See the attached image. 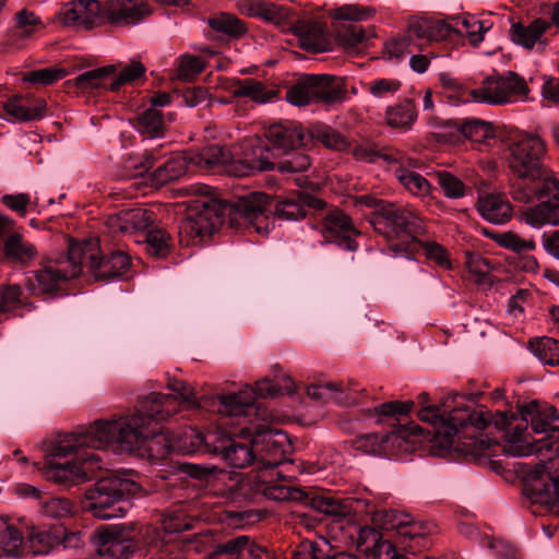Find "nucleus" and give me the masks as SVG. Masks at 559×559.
I'll list each match as a JSON object with an SVG mask.
<instances>
[{
    "label": "nucleus",
    "instance_id": "obj_23",
    "mask_svg": "<svg viewBox=\"0 0 559 559\" xmlns=\"http://www.w3.org/2000/svg\"><path fill=\"white\" fill-rule=\"evenodd\" d=\"M218 412L228 416L245 417L259 414L265 420L269 417L267 411L254 403V392L249 385L237 393L219 395Z\"/></svg>",
    "mask_w": 559,
    "mask_h": 559
},
{
    "label": "nucleus",
    "instance_id": "obj_59",
    "mask_svg": "<svg viewBox=\"0 0 559 559\" xmlns=\"http://www.w3.org/2000/svg\"><path fill=\"white\" fill-rule=\"evenodd\" d=\"M465 136L476 143H484L493 138V127L491 123L483 120L467 121L462 129Z\"/></svg>",
    "mask_w": 559,
    "mask_h": 559
},
{
    "label": "nucleus",
    "instance_id": "obj_49",
    "mask_svg": "<svg viewBox=\"0 0 559 559\" xmlns=\"http://www.w3.org/2000/svg\"><path fill=\"white\" fill-rule=\"evenodd\" d=\"M286 98L290 104L296 106H305L316 102L311 75L304 76L295 85L289 87Z\"/></svg>",
    "mask_w": 559,
    "mask_h": 559
},
{
    "label": "nucleus",
    "instance_id": "obj_52",
    "mask_svg": "<svg viewBox=\"0 0 559 559\" xmlns=\"http://www.w3.org/2000/svg\"><path fill=\"white\" fill-rule=\"evenodd\" d=\"M372 36L373 32L371 29H365L356 24L348 25L337 32V39L346 49L356 48Z\"/></svg>",
    "mask_w": 559,
    "mask_h": 559
},
{
    "label": "nucleus",
    "instance_id": "obj_62",
    "mask_svg": "<svg viewBox=\"0 0 559 559\" xmlns=\"http://www.w3.org/2000/svg\"><path fill=\"white\" fill-rule=\"evenodd\" d=\"M66 74L67 72L62 68H43L24 74L23 81L49 85L63 79Z\"/></svg>",
    "mask_w": 559,
    "mask_h": 559
},
{
    "label": "nucleus",
    "instance_id": "obj_46",
    "mask_svg": "<svg viewBox=\"0 0 559 559\" xmlns=\"http://www.w3.org/2000/svg\"><path fill=\"white\" fill-rule=\"evenodd\" d=\"M164 118L159 109L148 108L136 120V129L148 138H158L164 134Z\"/></svg>",
    "mask_w": 559,
    "mask_h": 559
},
{
    "label": "nucleus",
    "instance_id": "obj_26",
    "mask_svg": "<svg viewBox=\"0 0 559 559\" xmlns=\"http://www.w3.org/2000/svg\"><path fill=\"white\" fill-rule=\"evenodd\" d=\"M360 390L357 388V383L354 381H349L344 384L335 383V382H326L319 384H310L306 389L307 395L319 402H330L334 401L337 404L349 405L356 403V399L353 396V393L359 392Z\"/></svg>",
    "mask_w": 559,
    "mask_h": 559
},
{
    "label": "nucleus",
    "instance_id": "obj_43",
    "mask_svg": "<svg viewBox=\"0 0 559 559\" xmlns=\"http://www.w3.org/2000/svg\"><path fill=\"white\" fill-rule=\"evenodd\" d=\"M60 544L59 528L53 532L46 530H33L27 538L29 551L35 555H47Z\"/></svg>",
    "mask_w": 559,
    "mask_h": 559
},
{
    "label": "nucleus",
    "instance_id": "obj_14",
    "mask_svg": "<svg viewBox=\"0 0 559 559\" xmlns=\"http://www.w3.org/2000/svg\"><path fill=\"white\" fill-rule=\"evenodd\" d=\"M373 160L388 167L400 183L413 195L425 198L430 194L431 186L429 181L413 170L419 165L417 159L408 157L399 150H385L377 153Z\"/></svg>",
    "mask_w": 559,
    "mask_h": 559
},
{
    "label": "nucleus",
    "instance_id": "obj_20",
    "mask_svg": "<svg viewBox=\"0 0 559 559\" xmlns=\"http://www.w3.org/2000/svg\"><path fill=\"white\" fill-rule=\"evenodd\" d=\"M270 206V199L263 192H251L239 198L233 205L235 217L242 218L245 223L251 225L258 234H266L267 226H263L266 221V211Z\"/></svg>",
    "mask_w": 559,
    "mask_h": 559
},
{
    "label": "nucleus",
    "instance_id": "obj_1",
    "mask_svg": "<svg viewBox=\"0 0 559 559\" xmlns=\"http://www.w3.org/2000/svg\"><path fill=\"white\" fill-rule=\"evenodd\" d=\"M179 412V402L176 397L160 394H148L141 406L132 414L114 416L110 419L95 420L92 429V439L96 447H109L118 452H140L153 459H164L171 451L194 452L202 445L216 442L212 432L205 436L195 429L186 430L185 440H190V445L175 441L166 432H157L153 423L168 419Z\"/></svg>",
    "mask_w": 559,
    "mask_h": 559
},
{
    "label": "nucleus",
    "instance_id": "obj_8",
    "mask_svg": "<svg viewBox=\"0 0 559 559\" xmlns=\"http://www.w3.org/2000/svg\"><path fill=\"white\" fill-rule=\"evenodd\" d=\"M140 490L141 486L126 473L115 472L102 477L86 491L84 509L100 520L122 518L127 512L124 499Z\"/></svg>",
    "mask_w": 559,
    "mask_h": 559
},
{
    "label": "nucleus",
    "instance_id": "obj_2",
    "mask_svg": "<svg viewBox=\"0 0 559 559\" xmlns=\"http://www.w3.org/2000/svg\"><path fill=\"white\" fill-rule=\"evenodd\" d=\"M95 421L80 431L60 433L44 444V477L60 485H76L90 479L100 469L102 457L91 450H105L91 442Z\"/></svg>",
    "mask_w": 559,
    "mask_h": 559
},
{
    "label": "nucleus",
    "instance_id": "obj_37",
    "mask_svg": "<svg viewBox=\"0 0 559 559\" xmlns=\"http://www.w3.org/2000/svg\"><path fill=\"white\" fill-rule=\"evenodd\" d=\"M301 46L311 51H321L324 46V27L314 21H298L294 26Z\"/></svg>",
    "mask_w": 559,
    "mask_h": 559
},
{
    "label": "nucleus",
    "instance_id": "obj_39",
    "mask_svg": "<svg viewBox=\"0 0 559 559\" xmlns=\"http://www.w3.org/2000/svg\"><path fill=\"white\" fill-rule=\"evenodd\" d=\"M421 50V43H418L415 35L409 34V25L406 31L384 45V56L390 60H400L414 51Z\"/></svg>",
    "mask_w": 559,
    "mask_h": 559
},
{
    "label": "nucleus",
    "instance_id": "obj_9",
    "mask_svg": "<svg viewBox=\"0 0 559 559\" xmlns=\"http://www.w3.org/2000/svg\"><path fill=\"white\" fill-rule=\"evenodd\" d=\"M510 182H534L543 178L548 157L547 142L537 133L520 132L508 144Z\"/></svg>",
    "mask_w": 559,
    "mask_h": 559
},
{
    "label": "nucleus",
    "instance_id": "obj_50",
    "mask_svg": "<svg viewBox=\"0 0 559 559\" xmlns=\"http://www.w3.org/2000/svg\"><path fill=\"white\" fill-rule=\"evenodd\" d=\"M535 501L545 506L550 512H559V476L549 477L543 488L536 489Z\"/></svg>",
    "mask_w": 559,
    "mask_h": 559
},
{
    "label": "nucleus",
    "instance_id": "obj_33",
    "mask_svg": "<svg viewBox=\"0 0 559 559\" xmlns=\"http://www.w3.org/2000/svg\"><path fill=\"white\" fill-rule=\"evenodd\" d=\"M117 71L116 66H105L80 73L66 82L68 87H75L81 93L105 87V80Z\"/></svg>",
    "mask_w": 559,
    "mask_h": 559
},
{
    "label": "nucleus",
    "instance_id": "obj_45",
    "mask_svg": "<svg viewBox=\"0 0 559 559\" xmlns=\"http://www.w3.org/2000/svg\"><path fill=\"white\" fill-rule=\"evenodd\" d=\"M453 34L466 36L473 45L479 44L484 38L485 28L483 22L474 16L451 17Z\"/></svg>",
    "mask_w": 559,
    "mask_h": 559
},
{
    "label": "nucleus",
    "instance_id": "obj_57",
    "mask_svg": "<svg viewBox=\"0 0 559 559\" xmlns=\"http://www.w3.org/2000/svg\"><path fill=\"white\" fill-rule=\"evenodd\" d=\"M309 136L321 142L328 148L342 150L346 145L344 138L328 126L314 127L311 132L308 133V138Z\"/></svg>",
    "mask_w": 559,
    "mask_h": 559
},
{
    "label": "nucleus",
    "instance_id": "obj_6",
    "mask_svg": "<svg viewBox=\"0 0 559 559\" xmlns=\"http://www.w3.org/2000/svg\"><path fill=\"white\" fill-rule=\"evenodd\" d=\"M189 163L203 170L224 167L225 170L237 177H246L255 171L271 170L274 164L270 158V148L259 140L250 141L243 153V158L235 159L228 148L218 144L203 147L199 152L188 155Z\"/></svg>",
    "mask_w": 559,
    "mask_h": 559
},
{
    "label": "nucleus",
    "instance_id": "obj_51",
    "mask_svg": "<svg viewBox=\"0 0 559 559\" xmlns=\"http://www.w3.org/2000/svg\"><path fill=\"white\" fill-rule=\"evenodd\" d=\"M352 447L361 454L384 455L386 445L384 435L366 433L355 438L352 441Z\"/></svg>",
    "mask_w": 559,
    "mask_h": 559
},
{
    "label": "nucleus",
    "instance_id": "obj_25",
    "mask_svg": "<svg viewBox=\"0 0 559 559\" xmlns=\"http://www.w3.org/2000/svg\"><path fill=\"white\" fill-rule=\"evenodd\" d=\"M154 221L155 214L153 211L136 207L122 210L119 213L109 216L107 225L112 231L133 235L139 231L146 230L153 225Z\"/></svg>",
    "mask_w": 559,
    "mask_h": 559
},
{
    "label": "nucleus",
    "instance_id": "obj_16",
    "mask_svg": "<svg viewBox=\"0 0 559 559\" xmlns=\"http://www.w3.org/2000/svg\"><path fill=\"white\" fill-rule=\"evenodd\" d=\"M316 214L320 216V230L328 241L336 242L349 251L357 248L354 237L359 233L348 215L338 209H328L326 204L324 210Z\"/></svg>",
    "mask_w": 559,
    "mask_h": 559
},
{
    "label": "nucleus",
    "instance_id": "obj_28",
    "mask_svg": "<svg viewBox=\"0 0 559 559\" xmlns=\"http://www.w3.org/2000/svg\"><path fill=\"white\" fill-rule=\"evenodd\" d=\"M222 88L235 97H247L259 104H265L276 98L274 88L267 87L254 79H227L222 82Z\"/></svg>",
    "mask_w": 559,
    "mask_h": 559
},
{
    "label": "nucleus",
    "instance_id": "obj_31",
    "mask_svg": "<svg viewBox=\"0 0 559 559\" xmlns=\"http://www.w3.org/2000/svg\"><path fill=\"white\" fill-rule=\"evenodd\" d=\"M423 429L417 425L409 428H400L389 433H384L385 453L388 456H397L402 453H408L416 449L417 435L421 433Z\"/></svg>",
    "mask_w": 559,
    "mask_h": 559
},
{
    "label": "nucleus",
    "instance_id": "obj_29",
    "mask_svg": "<svg viewBox=\"0 0 559 559\" xmlns=\"http://www.w3.org/2000/svg\"><path fill=\"white\" fill-rule=\"evenodd\" d=\"M5 119L10 122L40 120L46 115V102L37 99L29 104L22 96L15 95L2 103Z\"/></svg>",
    "mask_w": 559,
    "mask_h": 559
},
{
    "label": "nucleus",
    "instance_id": "obj_44",
    "mask_svg": "<svg viewBox=\"0 0 559 559\" xmlns=\"http://www.w3.org/2000/svg\"><path fill=\"white\" fill-rule=\"evenodd\" d=\"M530 350L544 365H559V341L551 337H540L530 342Z\"/></svg>",
    "mask_w": 559,
    "mask_h": 559
},
{
    "label": "nucleus",
    "instance_id": "obj_3",
    "mask_svg": "<svg viewBox=\"0 0 559 559\" xmlns=\"http://www.w3.org/2000/svg\"><path fill=\"white\" fill-rule=\"evenodd\" d=\"M559 419V409L546 402L531 401L516 414H500L496 424L512 435L511 454L528 456L551 451L559 441V426L552 421Z\"/></svg>",
    "mask_w": 559,
    "mask_h": 559
},
{
    "label": "nucleus",
    "instance_id": "obj_4",
    "mask_svg": "<svg viewBox=\"0 0 559 559\" xmlns=\"http://www.w3.org/2000/svg\"><path fill=\"white\" fill-rule=\"evenodd\" d=\"M500 414H513L512 412H497L491 414L486 409L469 412L467 408H455L447 413L438 406H423L418 412V418L431 426L429 433L432 435V441L442 449H449L454 443L455 437L461 429L467 425L478 430L485 429L489 424L501 430L507 438V451L511 454L512 435L504 428L496 424L497 416Z\"/></svg>",
    "mask_w": 559,
    "mask_h": 559
},
{
    "label": "nucleus",
    "instance_id": "obj_48",
    "mask_svg": "<svg viewBox=\"0 0 559 559\" xmlns=\"http://www.w3.org/2000/svg\"><path fill=\"white\" fill-rule=\"evenodd\" d=\"M23 545L21 533L7 521H0V557L19 556Z\"/></svg>",
    "mask_w": 559,
    "mask_h": 559
},
{
    "label": "nucleus",
    "instance_id": "obj_55",
    "mask_svg": "<svg viewBox=\"0 0 559 559\" xmlns=\"http://www.w3.org/2000/svg\"><path fill=\"white\" fill-rule=\"evenodd\" d=\"M374 14V10L369 7H360L357 4H346L337 9L331 10L329 15L335 20L346 21H366Z\"/></svg>",
    "mask_w": 559,
    "mask_h": 559
},
{
    "label": "nucleus",
    "instance_id": "obj_15",
    "mask_svg": "<svg viewBox=\"0 0 559 559\" xmlns=\"http://www.w3.org/2000/svg\"><path fill=\"white\" fill-rule=\"evenodd\" d=\"M74 246L84 248L82 253V269L88 267L94 276L99 280H111L122 276L130 267V258L116 251L107 258H102L97 239L91 238L82 242H74Z\"/></svg>",
    "mask_w": 559,
    "mask_h": 559
},
{
    "label": "nucleus",
    "instance_id": "obj_34",
    "mask_svg": "<svg viewBox=\"0 0 559 559\" xmlns=\"http://www.w3.org/2000/svg\"><path fill=\"white\" fill-rule=\"evenodd\" d=\"M523 219L535 229H540L547 225L556 226L559 224V205L540 201L523 212Z\"/></svg>",
    "mask_w": 559,
    "mask_h": 559
},
{
    "label": "nucleus",
    "instance_id": "obj_5",
    "mask_svg": "<svg viewBox=\"0 0 559 559\" xmlns=\"http://www.w3.org/2000/svg\"><path fill=\"white\" fill-rule=\"evenodd\" d=\"M277 436L281 433H273L270 429L259 427L258 432L250 441L222 436L214 444L213 450L235 468H245L253 463L259 469L274 468L282 460V452L277 447L278 441L275 439Z\"/></svg>",
    "mask_w": 559,
    "mask_h": 559
},
{
    "label": "nucleus",
    "instance_id": "obj_60",
    "mask_svg": "<svg viewBox=\"0 0 559 559\" xmlns=\"http://www.w3.org/2000/svg\"><path fill=\"white\" fill-rule=\"evenodd\" d=\"M73 503L66 498H49L41 502V513L53 519H63L73 513Z\"/></svg>",
    "mask_w": 559,
    "mask_h": 559
},
{
    "label": "nucleus",
    "instance_id": "obj_13",
    "mask_svg": "<svg viewBox=\"0 0 559 559\" xmlns=\"http://www.w3.org/2000/svg\"><path fill=\"white\" fill-rule=\"evenodd\" d=\"M528 92L524 78L510 71L506 75L487 78L472 94L478 103L502 105L524 100Z\"/></svg>",
    "mask_w": 559,
    "mask_h": 559
},
{
    "label": "nucleus",
    "instance_id": "obj_32",
    "mask_svg": "<svg viewBox=\"0 0 559 559\" xmlns=\"http://www.w3.org/2000/svg\"><path fill=\"white\" fill-rule=\"evenodd\" d=\"M240 11L274 24H282L290 19L289 9L263 0H247L240 5Z\"/></svg>",
    "mask_w": 559,
    "mask_h": 559
},
{
    "label": "nucleus",
    "instance_id": "obj_22",
    "mask_svg": "<svg viewBox=\"0 0 559 559\" xmlns=\"http://www.w3.org/2000/svg\"><path fill=\"white\" fill-rule=\"evenodd\" d=\"M325 202L309 193L296 192L277 202L275 215L281 219L298 221L324 210Z\"/></svg>",
    "mask_w": 559,
    "mask_h": 559
},
{
    "label": "nucleus",
    "instance_id": "obj_36",
    "mask_svg": "<svg viewBox=\"0 0 559 559\" xmlns=\"http://www.w3.org/2000/svg\"><path fill=\"white\" fill-rule=\"evenodd\" d=\"M311 78L316 102L332 104L343 98L345 91L341 79L328 74L311 75Z\"/></svg>",
    "mask_w": 559,
    "mask_h": 559
},
{
    "label": "nucleus",
    "instance_id": "obj_18",
    "mask_svg": "<svg viewBox=\"0 0 559 559\" xmlns=\"http://www.w3.org/2000/svg\"><path fill=\"white\" fill-rule=\"evenodd\" d=\"M96 559H128L133 547L130 535L122 526H107L94 537Z\"/></svg>",
    "mask_w": 559,
    "mask_h": 559
},
{
    "label": "nucleus",
    "instance_id": "obj_63",
    "mask_svg": "<svg viewBox=\"0 0 559 559\" xmlns=\"http://www.w3.org/2000/svg\"><path fill=\"white\" fill-rule=\"evenodd\" d=\"M401 85V82L395 79H377L367 84V90L373 97L386 99L394 96Z\"/></svg>",
    "mask_w": 559,
    "mask_h": 559
},
{
    "label": "nucleus",
    "instance_id": "obj_27",
    "mask_svg": "<svg viewBox=\"0 0 559 559\" xmlns=\"http://www.w3.org/2000/svg\"><path fill=\"white\" fill-rule=\"evenodd\" d=\"M409 34L415 35L421 48L432 41H442L453 34L452 21L438 19H412L409 21Z\"/></svg>",
    "mask_w": 559,
    "mask_h": 559
},
{
    "label": "nucleus",
    "instance_id": "obj_53",
    "mask_svg": "<svg viewBox=\"0 0 559 559\" xmlns=\"http://www.w3.org/2000/svg\"><path fill=\"white\" fill-rule=\"evenodd\" d=\"M167 389L170 390L174 394H167L168 396L176 397L179 402V411L186 404L188 407H198L199 403L197 401L193 388L187 382L169 378L167 381ZM163 395L162 393H159Z\"/></svg>",
    "mask_w": 559,
    "mask_h": 559
},
{
    "label": "nucleus",
    "instance_id": "obj_38",
    "mask_svg": "<svg viewBox=\"0 0 559 559\" xmlns=\"http://www.w3.org/2000/svg\"><path fill=\"white\" fill-rule=\"evenodd\" d=\"M115 66L117 67V71L114 73L116 78L108 86L111 92H117L124 85H133L145 78L146 68L138 60L119 62Z\"/></svg>",
    "mask_w": 559,
    "mask_h": 559
},
{
    "label": "nucleus",
    "instance_id": "obj_41",
    "mask_svg": "<svg viewBox=\"0 0 559 559\" xmlns=\"http://www.w3.org/2000/svg\"><path fill=\"white\" fill-rule=\"evenodd\" d=\"M188 163V156L169 158L164 164L157 166V168L151 174L153 183L155 186H163L169 181L180 178L187 173Z\"/></svg>",
    "mask_w": 559,
    "mask_h": 559
},
{
    "label": "nucleus",
    "instance_id": "obj_42",
    "mask_svg": "<svg viewBox=\"0 0 559 559\" xmlns=\"http://www.w3.org/2000/svg\"><path fill=\"white\" fill-rule=\"evenodd\" d=\"M259 552L260 548L254 546L248 536H239L223 544L218 555L228 559H257Z\"/></svg>",
    "mask_w": 559,
    "mask_h": 559
},
{
    "label": "nucleus",
    "instance_id": "obj_56",
    "mask_svg": "<svg viewBox=\"0 0 559 559\" xmlns=\"http://www.w3.org/2000/svg\"><path fill=\"white\" fill-rule=\"evenodd\" d=\"M204 68V60L193 55H183L177 61L178 78L187 81L197 78Z\"/></svg>",
    "mask_w": 559,
    "mask_h": 559
},
{
    "label": "nucleus",
    "instance_id": "obj_7",
    "mask_svg": "<svg viewBox=\"0 0 559 559\" xmlns=\"http://www.w3.org/2000/svg\"><path fill=\"white\" fill-rule=\"evenodd\" d=\"M371 225L389 242L394 254H412L417 249V237L425 231L423 218L409 209L395 204L382 205L373 214Z\"/></svg>",
    "mask_w": 559,
    "mask_h": 559
},
{
    "label": "nucleus",
    "instance_id": "obj_64",
    "mask_svg": "<svg viewBox=\"0 0 559 559\" xmlns=\"http://www.w3.org/2000/svg\"><path fill=\"white\" fill-rule=\"evenodd\" d=\"M421 247L425 251V255L428 260L435 262L438 266L449 270L452 267V263L449 259L447 250L437 242H419L417 240V247Z\"/></svg>",
    "mask_w": 559,
    "mask_h": 559
},
{
    "label": "nucleus",
    "instance_id": "obj_10",
    "mask_svg": "<svg viewBox=\"0 0 559 559\" xmlns=\"http://www.w3.org/2000/svg\"><path fill=\"white\" fill-rule=\"evenodd\" d=\"M195 194L204 197L203 200H195L189 206L187 217L179 226V241L182 246L201 243L221 224L218 206L211 198L212 191L209 186L201 185L191 188Z\"/></svg>",
    "mask_w": 559,
    "mask_h": 559
},
{
    "label": "nucleus",
    "instance_id": "obj_35",
    "mask_svg": "<svg viewBox=\"0 0 559 559\" xmlns=\"http://www.w3.org/2000/svg\"><path fill=\"white\" fill-rule=\"evenodd\" d=\"M145 0H111L110 14L116 21L135 23L150 13Z\"/></svg>",
    "mask_w": 559,
    "mask_h": 559
},
{
    "label": "nucleus",
    "instance_id": "obj_12",
    "mask_svg": "<svg viewBox=\"0 0 559 559\" xmlns=\"http://www.w3.org/2000/svg\"><path fill=\"white\" fill-rule=\"evenodd\" d=\"M84 248L69 246L68 255L50 261L28 278V288L33 294H46L55 290L63 281L74 278L82 273V253Z\"/></svg>",
    "mask_w": 559,
    "mask_h": 559
},
{
    "label": "nucleus",
    "instance_id": "obj_58",
    "mask_svg": "<svg viewBox=\"0 0 559 559\" xmlns=\"http://www.w3.org/2000/svg\"><path fill=\"white\" fill-rule=\"evenodd\" d=\"M209 23L213 29L231 36H239L246 32L243 23L231 14L222 13Z\"/></svg>",
    "mask_w": 559,
    "mask_h": 559
},
{
    "label": "nucleus",
    "instance_id": "obj_11",
    "mask_svg": "<svg viewBox=\"0 0 559 559\" xmlns=\"http://www.w3.org/2000/svg\"><path fill=\"white\" fill-rule=\"evenodd\" d=\"M372 523L382 531L395 533L401 538L403 548L412 554H417L429 545L427 536L431 534L432 526L415 522L407 513L396 510L377 511Z\"/></svg>",
    "mask_w": 559,
    "mask_h": 559
},
{
    "label": "nucleus",
    "instance_id": "obj_21",
    "mask_svg": "<svg viewBox=\"0 0 559 559\" xmlns=\"http://www.w3.org/2000/svg\"><path fill=\"white\" fill-rule=\"evenodd\" d=\"M264 135L283 154L305 146L308 141V132L295 121L273 123L265 130Z\"/></svg>",
    "mask_w": 559,
    "mask_h": 559
},
{
    "label": "nucleus",
    "instance_id": "obj_30",
    "mask_svg": "<svg viewBox=\"0 0 559 559\" xmlns=\"http://www.w3.org/2000/svg\"><path fill=\"white\" fill-rule=\"evenodd\" d=\"M477 210L483 218L492 224H504L512 217V206L501 194L479 195Z\"/></svg>",
    "mask_w": 559,
    "mask_h": 559
},
{
    "label": "nucleus",
    "instance_id": "obj_47",
    "mask_svg": "<svg viewBox=\"0 0 559 559\" xmlns=\"http://www.w3.org/2000/svg\"><path fill=\"white\" fill-rule=\"evenodd\" d=\"M415 120V105L411 99H405L386 110V121L391 127L408 129Z\"/></svg>",
    "mask_w": 559,
    "mask_h": 559
},
{
    "label": "nucleus",
    "instance_id": "obj_40",
    "mask_svg": "<svg viewBox=\"0 0 559 559\" xmlns=\"http://www.w3.org/2000/svg\"><path fill=\"white\" fill-rule=\"evenodd\" d=\"M4 254L14 262L26 264L35 259L37 250L23 236L13 234L4 242Z\"/></svg>",
    "mask_w": 559,
    "mask_h": 559
},
{
    "label": "nucleus",
    "instance_id": "obj_61",
    "mask_svg": "<svg viewBox=\"0 0 559 559\" xmlns=\"http://www.w3.org/2000/svg\"><path fill=\"white\" fill-rule=\"evenodd\" d=\"M41 20L35 13L22 10L16 14V35L21 37H29L37 31L41 29Z\"/></svg>",
    "mask_w": 559,
    "mask_h": 559
},
{
    "label": "nucleus",
    "instance_id": "obj_17",
    "mask_svg": "<svg viewBox=\"0 0 559 559\" xmlns=\"http://www.w3.org/2000/svg\"><path fill=\"white\" fill-rule=\"evenodd\" d=\"M509 193L514 201L523 204L537 198L539 201L559 205V181L548 167L545 168L543 178L534 182H511Z\"/></svg>",
    "mask_w": 559,
    "mask_h": 559
},
{
    "label": "nucleus",
    "instance_id": "obj_19",
    "mask_svg": "<svg viewBox=\"0 0 559 559\" xmlns=\"http://www.w3.org/2000/svg\"><path fill=\"white\" fill-rule=\"evenodd\" d=\"M556 31L551 22L544 19H535L530 24L515 23L512 24L510 36L514 44L532 50L543 51L549 43V38L554 36Z\"/></svg>",
    "mask_w": 559,
    "mask_h": 559
},
{
    "label": "nucleus",
    "instance_id": "obj_54",
    "mask_svg": "<svg viewBox=\"0 0 559 559\" xmlns=\"http://www.w3.org/2000/svg\"><path fill=\"white\" fill-rule=\"evenodd\" d=\"M285 155L286 157L284 159L275 164L273 162V153L270 151V158L274 164L272 169L276 167L281 173H300L307 170L310 166L309 156L302 152H296L293 154L288 153Z\"/></svg>",
    "mask_w": 559,
    "mask_h": 559
},
{
    "label": "nucleus",
    "instance_id": "obj_24",
    "mask_svg": "<svg viewBox=\"0 0 559 559\" xmlns=\"http://www.w3.org/2000/svg\"><path fill=\"white\" fill-rule=\"evenodd\" d=\"M100 7L97 0H74L66 4L60 12V20L67 26L87 29L99 19Z\"/></svg>",
    "mask_w": 559,
    "mask_h": 559
}]
</instances>
